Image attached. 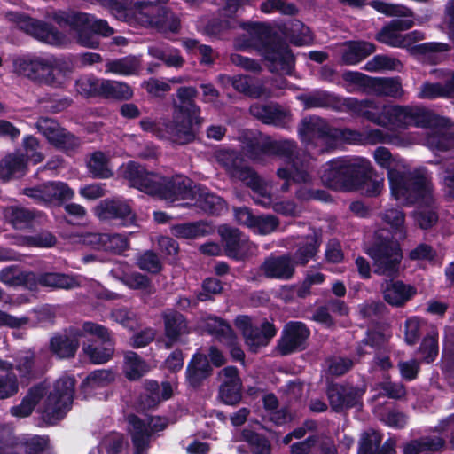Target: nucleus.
<instances>
[{"instance_id":"obj_1","label":"nucleus","mask_w":454,"mask_h":454,"mask_svg":"<svg viewBox=\"0 0 454 454\" xmlns=\"http://www.w3.org/2000/svg\"><path fill=\"white\" fill-rule=\"evenodd\" d=\"M116 20L161 34H178L181 20L168 7L150 0H96Z\"/></svg>"},{"instance_id":"obj_2","label":"nucleus","mask_w":454,"mask_h":454,"mask_svg":"<svg viewBox=\"0 0 454 454\" xmlns=\"http://www.w3.org/2000/svg\"><path fill=\"white\" fill-rule=\"evenodd\" d=\"M240 27L248 34L245 44L262 56L269 72L292 75L295 69L296 58L280 34L263 22H243Z\"/></svg>"},{"instance_id":"obj_3","label":"nucleus","mask_w":454,"mask_h":454,"mask_svg":"<svg viewBox=\"0 0 454 454\" xmlns=\"http://www.w3.org/2000/svg\"><path fill=\"white\" fill-rule=\"evenodd\" d=\"M199 92L193 86H182L176 90L177 101H173L172 119L163 122L167 137L177 145L193 142L201 128V109L195 103Z\"/></svg>"},{"instance_id":"obj_4","label":"nucleus","mask_w":454,"mask_h":454,"mask_svg":"<svg viewBox=\"0 0 454 454\" xmlns=\"http://www.w3.org/2000/svg\"><path fill=\"white\" fill-rule=\"evenodd\" d=\"M51 18L59 27L68 28L78 45L88 49H98L101 38L110 37L115 33L106 20L93 13L59 9L51 12Z\"/></svg>"},{"instance_id":"obj_5","label":"nucleus","mask_w":454,"mask_h":454,"mask_svg":"<svg viewBox=\"0 0 454 454\" xmlns=\"http://www.w3.org/2000/svg\"><path fill=\"white\" fill-rule=\"evenodd\" d=\"M388 181L391 194L404 205L418 204L425 207L434 205V185L427 168H416L409 173L390 170Z\"/></svg>"},{"instance_id":"obj_6","label":"nucleus","mask_w":454,"mask_h":454,"mask_svg":"<svg viewBox=\"0 0 454 454\" xmlns=\"http://www.w3.org/2000/svg\"><path fill=\"white\" fill-rule=\"evenodd\" d=\"M365 253L372 260L376 275L389 278L399 277L403 255L393 231L387 228L376 230Z\"/></svg>"},{"instance_id":"obj_7","label":"nucleus","mask_w":454,"mask_h":454,"mask_svg":"<svg viewBox=\"0 0 454 454\" xmlns=\"http://www.w3.org/2000/svg\"><path fill=\"white\" fill-rule=\"evenodd\" d=\"M366 159L337 158L329 160L321 175L323 184L337 192H353L366 179Z\"/></svg>"},{"instance_id":"obj_8","label":"nucleus","mask_w":454,"mask_h":454,"mask_svg":"<svg viewBox=\"0 0 454 454\" xmlns=\"http://www.w3.org/2000/svg\"><path fill=\"white\" fill-rule=\"evenodd\" d=\"M17 71L41 84L59 88L70 71L68 64L56 58H21L15 61Z\"/></svg>"},{"instance_id":"obj_9","label":"nucleus","mask_w":454,"mask_h":454,"mask_svg":"<svg viewBox=\"0 0 454 454\" xmlns=\"http://www.w3.org/2000/svg\"><path fill=\"white\" fill-rule=\"evenodd\" d=\"M416 34L419 33L415 30L402 35L389 27L387 23L375 35V39L379 43L391 47L407 48L409 53L417 58L431 59L436 53L447 52L450 50V46L448 43L438 42H427L411 45L417 39L414 37Z\"/></svg>"},{"instance_id":"obj_10","label":"nucleus","mask_w":454,"mask_h":454,"mask_svg":"<svg viewBox=\"0 0 454 454\" xmlns=\"http://www.w3.org/2000/svg\"><path fill=\"white\" fill-rule=\"evenodd\" d=\"M74 387L75 380L71 377L61 378L54 383L42 410V419L47 425H55L71 409Z\"/></svg>"},{"instance_id":"obj_11","label":"nucleus","mask_w":454,"mask_h":454,"mask_svg":"<svg viewBox=\"0 0 454 454\" xmlns=\"http://www.w3.org/2000/svg\"><path fill=\"white\" fill-rule=\"evenodd\" d=\"M217 161L232 177L238 178L254 192L266 197V188L259 175L249 166L241 152L221 150L217 153Z\"/></svg>"},{"instance_id":"obj_12","label":"nucleus","mask_w":454,"mask_h":454,"mask_svg":"<svg viewBox=\"0 0 454 454\" xmlns=\"http://www.w3.org/2000/svg\"><path fill=\"white\" fill-rule=\"evenodd\" d=\"M342 79L354 85H357L377 96H385L399 98L403 94L401 78L395 77H372L357 71H345Z\"/></svg>"},{"instance_id":"obj_13","label":"nucleus","mask_w":454,"mask_h":454,"mask_svg":"<svg viewBox=\"0 0 454 454\" xmlns=\"http://www.w3.org/2000/svg\"><path fill=\"white\" fill-rule=\"evenodd\" d=\"M6 17L19 29L43 43L51 45H60L64 43L65 35L50 23L34 19L21 12H8Z\"/></svg>"},{"instance_id":"obj_14","label":"nucleus","mask_w":454,"mask_h":454,"mask_svg":"<svg viewBox=\"0 0 454 454\" xmlns=\"http://www.w3.org/2000/svg\"><path fill=\"white\" fill-rule=\"evenodd\" d=\"M365 391V387H359L349 383L328 381L325 393L332 410L335 412H341L362 406L363 395Z\"/></svg>"},{"instance_id":"obj_15","label":"nucleus","mask_w":454,"mask_h":454,"mask_svg":"<svg viewBox=\"0 0 454 454\" xmlns=\"http://www.w3.org/2000/svg\"><path fill=\"white\" fill-rule=\"evenodd\" d=\"M192 181L183 175H159L152 197L168 202L184 200L193 196Z\"/></svg>"},{"instance_id":"obj_16","label":"nucleus","mask_w":454,"mask_h":454,"mask_svg":"<svg viewBox=\"0 0 454 454\" xmlns=\"http://www.w3.org/2000/svg\"><path fill=\"white\" fill-rule=\"evenodd\" d=\"M24 194L39 204L60 206L72 200L74 192L65 182L48 181L34 187L25 188Z\"/></svg>"},{"instance_id":"obj_17","label":"nucleus","mask_w":454,"mask_h":454,"mask_svg":"<svg viewBox=\"0 0 454 454\" xmlns=\"http://www.w3.org/2000/svg\"><path fill=\"white\" fill-rule=\"evenodd\" d=\"M218 233L224 255L228 258L241 262L253 254V243L238 228L222 225Z\"/></svg>"},{"instance_id":"obj_18","label":"nucleus","mask_w":454,"mask_h":454,"mask_svg":"<svg viewBox=\"0 0 454 454\" xmlns=\"http://www.w3.org/2000/svg\"><path fill=\"white\" fill-rule=\"evenodd\" d=\"M310 330L301 321H290L286 323L278 340V350L281 356H288L301 352L308 348V340Z\"/></svg>"},{"instance_id":"obj_19","label":"nucleus","mask_w":454,"mask_h":454,"mask_svg":"<svg viewBox=\"0 0 454 454\" xmlns=\"http://www.w3.org/2000/svg\"><path fill=\"white\" fill-rule=\"evenodd\" d=\"M343 106L356 117L385 127L386 105L380 104L375 99H357L356 98L348 97L343 99Z\"/></svg>"},{"instance_id":"obj_20","label":"nucleus","mask_w":454,"mask_h":454,"mask_svg":"<svg viewBox=\"0 0 454 454\" xmlns=\"http://www.w3.org/2000/svg\"><path fill=\"white\" fill-rule=\"evenodd\" d=\"M96 214L102 220H116L124 226L132 224L136 220L129 204L120 198H107L99 202L95 208Z\"/></svg>"},{"instance_id":"obj_21","label":"nucleus","mask_w":454,"mask_h":454,"mask_svg":"<svg viewBox=\"0 0 454 454\" xmlns=\"http://www.w3.org/2000/svg\"><path fill=\"white\" fill-rule=\"evenodd\" d=\"M223 382L218 388V399L226 405L235 406L242 399V381L236 366L229 365L221 371Z\"/></svg>"},{"instance_id":"obj_22","label":"nucleus","mask_w":454,"mask_h":454,"mask_svg":"<svg viewBox=\"0 0 454 454\" xmlns=\"http://www.w3.org/2000/svg\"><path fill=\"white\" fill-rule=\"evenodd\" d=\"M122 176L131 187L152 196L159 174L147 170L144 165L136 161H129Z\"/></svg>"},{"instance_id":"obj_23","label":"nucleus","mask_w":454,"mask_h":454,"mask_svg":"<svg viewBox=\"0 0 454 454\" xmlns=\"http://www.w3.org/2000/svg\"><path fill=\"white\" fill-rule=\"evenodd\" d=\"M293 262L290 253L280 255L271 254L264 259L260 270L266 278L286 281L292 279L295 274Z\"/></svg>"},{"instance_id":"obj_24","label":"nucleus","mask_w":454,"mask_h":454,"mask_svg":"<svg viewBox=\"0 0 454 454\" xmlns=\"http://www.w3.org/2000/svg\"><path fill=\"white\" fill-rule=\"evenodd\" d=\"M333 129L325 119L313 115L301 121L298 133L302 143L310 145L316 140L331 142Z\"/></svg>"},{"instance_id":"obj_25","label":"nucleus","mask_w":454,"mask_h":454,"mask_svg":"<svg viewBox=\"0 0 454 454\" xmlns=\"http://www.w3.org/2000/svg\"><path fill=\"white\" fill-rule=\"evenodd\" d=\"M15 370L19 373V384L27 387L40 380L45 373V367L38 361L35 353L28 350L15 358Z\"/></svg>"},{"instance_id":"obj_26","label":"nucleus","mask_w":454,"mask_h":454,"mask_svg":"<svg viewBox=\"0 0 454 454\" xmlns=\"http://www.w3.org/2000/svg\"><path fill=\"white\" fill-rule=\"evenodd\" d=\"M82 336L80 329H75L70 334H55L50 340V351L60 359L73 358L80 346L79 338Z\"/></svg>"},{"instance_id":"obj_27","label":"nucleus","mask_w":454,"mask_h":454,"mask_svg":"<svg viewBox=\"0 0 454 454\" xmlns=\"http://www.w3.org/2000/svg\"><path fill=\"white\" fill-rule=\"evenodd\" d=\"M304 109L326 108L340 110L343 106V99L338 95L322 90H316L309 93H302L296 96Z\"/></svg>"},{"instance_id":"obj_28","label":"nucleus","mask_w":454,"mask_h":454,"mask_svg":"<svg viewBox=\"0 0 454 454\" xmlns=\"http://www.w3.org/2000/svg\"><path fill=\"white\" fill-rule=\"evenodd\" d=\"M213 373V368L205 355L194 354L185 369V380L192 389L200 388Z\"/></svg>"},{"instance_id":"obj_29","label":"nucleus","mask_w":454,"mask_h":454,"mask_svg":"<svg viewBox=\"0 0 454 454\" xmlns=\"http://www.w3.org/2000/svg\"><path fill=\"white\" fill-rule=\"evenodd\" d=\"M192 197L195 207L208 215L219 216L227 211L225 200L205 186L199 185Z\"/></svg>"},{"instance_id":"obj_30","label":"nucleus","mask_w":454,"mask_h":454,"mask_svg":"<svg viewBox=\"0 0 454 454\" xmlns=\"http://www.w3.org/2000/svg\"><path fill=\"white\" fill-rule=\"evenodd\" d=\"M86 241L96 250L116 254H122L129 247V239L118 233H91L87 236Z\"/></svg>"},{"instance_id":"obj_31","label":"nucleus","mask_w":454,"mask_h":454,"mask_svg":"<svg viewBox=\"0 0 454 454\" xmlns=\"http://www.w3.org/2000/svg\"><path fill=\"white\" fill-rule=\"evenodd\" d=\"M390 278L387 281L383 289V299L391 306L403 307L411 301L417 294V289L409 284H405L402 280H394Z\"/></svg>"},{"instance_id":"obj_32","label":"nucleus","mask_w":454,"mask_h":454,"mask_svg":"<svg viewBox=\"0 0 454 454\" xmlns=\"http://www.w3.org/2000/svg\"><path fill=\"white\" fill-rule=\"evenodd\" d=\"M47 389L48 386L45 382H40L29 387L20 403L11 407V415L20 419L30 416L37 404L46 395Z\"/></svg>"},{"instance_id":"obj_33","label":"nucleus","mask_w":454,"mask_h":454,"mask_svg":"<svg viewBox=\"0 0 454 454\" xmlns=\"http://www.w3.org/2000/svg\"><path fill=\"white\" fill-rule=\"evenodd\" d=\"M162 318L167 339L164 346L169 349L180 340L183 334L187 333V320L182 313L176 310L163 314Z\"/></svg>"},{"instance_id":"obj_34","label":"nucleus","mask_w":454,"mask_h":454,"mask_svg":"<svg viewBox=\"0 0 454 454\" xmlns=\"http://www.w3.org/2000/svg\"><path fill=\"white\" fill-rule=\"evenodd\" d=\"M249 111L264 124L285 127L288 121V113L278 104H254L250 106Z\"/></svg>"},{"instance_id":"obj_35","label":"nucleus","mask_w":454,"mask_h":454,"mask_svg":"<svg viewBox=\"0 0 454 454\" xmlns=\"http://www.w3.org/2000/svg\"><path fill=\"white\" fill-rule=\"evenodd\" d=\"M321 243V235L317 232L307 235L304 241L298 243L296 249L291 254L294 267L306 266L310 260L315 259Z\"/></svg>"},{"instance_id":"obj_36","label":"nucleus","mask_w":454,"mask_h":454,"mask_svg":"<svg viewBox=\"0 0 454 454\" xmlns=\"http://www.w3.org/2000/svg\"><path fill=\"white\" fill-rule=\"evenodd\" d=\"M281 36L294 46H305L312 43L313 34L309 27L300 20H294L279 27Z\"/></svg>"},{"instance_id":"obj_37","label":"nucleus","mask_w":454,"mask_h":454,"mask_svg":"<svg viewBox=\"0 0 454 454\" xmlns=\"http://www.w3.org/2000/svg\"><path fill=\"white\" fill-rule=\"evenodd\" d=\"M269 142L270 137H264L259 131H250L244 135L243 150L249 159L259 160L269 156Z\"/></svg>"},{"instance_id":"obj_38","label":"nucleus","mask_w":454,"mask_h":454,"mask_svg":"<svg viewBox=\"0 0 454 454\" xmlns=\"http://www.w3.org/2000/svg\"><path fill=\"white\" fill-rule=\"evenodd\" d=\"M346 43L347 48L341 53V61L348 66L360 63L376 51V45L367 41H348Z\"/></svg>"},{"instance_id":"obj_39","label":"nucleus","mask_w":454,"mask_h":454,"mask_svg":"<svg viewBox=\"0 0 454 454\" xmlns=\"http://www.w3.org/2000/svg\"><path fill=\"white\" fill-rule=\"evenodd\" d=\"M27 173V160L24 154L9 153L0 160V180L8 182L21 177Z\"/></svg>"},{"instance_id":"obj_40","label":"nucleus","mask_w":454,"mask_h":454,"mask_svg":"<svg viewBox=\"0 0 454 454\" xmlns=\"http://www.w3.org/2000/svg\"><path fill=\"white\" fill-rule=\"evenodd\" d=\"M100 98L115 102L129 101L133 98V89L126 82L103 79L99 87Z\"/></svg>"},{"instance_id":"obj_41","label":"nucleus","mask_w":454,"mask_h":454,"mask_svg":"<svg viewBox=\"0 0 454 454\" xmlns=\"http://www.w3.org/2000/svg\"><path fill=\"white\" fill-rule=\"evenodd\" d=\"M204 329L208 334L226 342V344H232L237 340L231 325L218 317H208L205 320Z\"/></svg>"},{"instance_id":"obj_42","label":"nucleus","mask_w":454,"mask_h":454,"mask_svg":"<svg viewBox=\"0 0 454 454\" xmlns=\"http://www.w3.org/2000/svg\"><path fill=\"white\" fill-rule=\"evenodd\" d=\"M115 343L114 340L95 341L83 345L82 350L94 364L107 363L114 353Z\"/></svg>"},{"instance_id":"obj_43","label":"nucleus","mask_w":454,"mask_h":454,"mask_svg":"<svg viewBox=\"0 0 454 454\" xmlns=\"http://www.w3.org/2000/svg\"><path fill=\"white\" fill-rule=\"evenodd\" d=\"M449 119L425 108H412L411 126L426 129L446 128Z\"/></svg>"},{"instance_id":"obj_44","label":"nucleus","mask_w":454,"mask_h":454,"mask_svg":"<svg viewBox=\"0 0 454 454\" xmlns=\"http://www.w3.org/2000/svg\"><path fill=\"white\" fill-rule=\"evenodd\" d=\"M412 107L398 105H386L385 127L389 125L406 129L411 126Z\"/></svg>"},{"instance_id":"obj_45","label":"nucleus","mask_w":454,"mask_h":454,"mask_svg":"<svg viewBox=\"0 0 454 454\" xmlns=\"http://www.w3.org/2000/svg\"><path fill=\"white\" fill-rule=\"evenodd\" d=\"M228 82L233 89L250 98H257L263 95V85L249 75L236 74L227 76Z\"/></svg>"},{"instance_id":"obj_46","label":"nucleus","mask_w":454,"mask_h":454,"mask_svg":"<svg viewBox=\"0 0 454 454\" xmlns=\"http://www.w3.org/2000/svg\"><path fill=\"white\" fill-rule=\"evenodd\" d=\"M4 214L5 219L16 230L31 228L35 218L34 211L19 206L6 207Z\"/></svg>"},{"instance_id":"obj_47","label":"nucleus","mask_w":454,"mask_h":454,"mask_svg":"<svg viewBox=\"0 0 454 454\" xmlns=\"http://www.w3.org/2000/svg\"><path fill=\"white\" fill-rule=\"evenodd\" d=\"M124 373L129 380H138L148 371L147 363L136 352L127 351L124 355Z\"/></svg>"},{"instance_id":"obj_48","label":"nucleus","mask_w":454,"mask_h":454,"mask_svg":"<svg viewBox=\"0 0 454 454\" xmlns=\"http://www.w3.org/2000/svg\"><path fill=\"white\" fill-rule=\"evenodd\" d=\"M39 285L53 288L70 290L79 286L77 280L67 274L44 272L39 274Z\"/></svg>"},{"instance_id":"obj_49","label":"nucleus","mask_w":454,"mask_h":454,"mask_svg":"<svg viewBox=\"0 0 454 454\" xmlns=\"http://www.w3.org/2000/svg\"><path fill=\"white\" fill-rule=\"evenodd\" d=\"M418 353L421 356L422 361L426 364L433 363L439 353L438 345V332L432 329L422 339V341L418 348Z\"/></svg>"},{"instance_id":"obj_50","label":"nucleus","mask_w":454,"mask_h":454,"mask_svg":"<svg viewBox=\"0 0 454 454\" xmlns=\"http://www.w3.org/2000/svg\"><path fill=\"white\" fill-rule=\"evenodd\" d=\"M402 68L403 64L398 59L385 54L375 55L364 67L368 72L401 71Z\"/></svg>"},{"instance_id":"obj_51","label":"nucleus","mask_w":454,"mask_h":454,"mask_svg":"<svg viewBox=\"0 0 454 454\" xmlns=\"http://www.w3.org/2000/svg\"><path fill=\"white\" fill-rule=\"evenodd\" d=\"M115 379L112 370L99 369L90 372L81 383V388L84 391L93 390L97 387H103L109 385Z\"/></svg>"},{"instance_id":"obj_52","label":"nucleus","mask_w":454,"mask_h":454,"mask_svg":"<svg viewBox=\"0 0 454 454\" xmlns=\"http://www.w3.org/2000/svg\"><path fill=\"white\" fill-rule=\"evenodd\" d=\"M242 439L248 443L252 454H270L271 444L269 439L255 431L245 429L241 434Z\"/></svg>"},{"instance_id":"obj_53","label":"nucleus","mask_w":454,"mask_h":454,"mask_svg":"<svg viewBox=\"0 0 454 454\" xmlns=\"http://www.w3.org/2000/svg\"><path fill=\"white\" fill-rule=\"evenodd\" d=\"M103 79H99L92 74H85L80 76L75 81V90L82 97L89 98H100V85Z\"/></svg>"},{"instance_id":"obj_54","label":"nucleus","mask_w":454,"mask_h":454,"mask_svg":"<svg viewBox=\"0 0 454 454\" xmlns=\"http://www.w3.org/2000/svg\"><path fill=\"white\" fill-rule=\"evenodd\" d=\"M109 160L101 151L91 153L88 162L89 172L95 178H109L113 171L108 167Z\"/></svg>"},{"instance_id":"obj_55","label":"nucleus","mask_w":454,"mask_h":454,"mask_svg":"<svg viewBox=\"0 0 454 454\" xmlns=\"http://www.w3.org/2000/svg\"><path fill=\"white\" fill-rule=\"evenodd\" d=\"M171 233L176 238L196 239L207 234V226L201 222L178 223L171 228Z\"/></svg>"},{"instance_id":"obj_56","label":"nucleus","mask_w":454,"mask_h":454,"mask_svg":"<svg viewBox=\"0 0 454 454\" xmlns=\"http://www.w3.org/2000/svg\"><path fill=\"white\" fill-rule=\"evenodd\" d=\"M20 436L7 427H0V454H20Z\"/></svg>"},{"instance_id":"obj_57","label":"nucleus","mask_w":454,"mask_h":454,"mask_svg":"<svg viewBox=\"0 0 454 454\" xmlns=\"http://www.w3.org/2000/svg\"><path fill=\"white\" fill-rule=\"evenodd\" d=\"M123 284L132 290H138L151 294L154 292L152 279L140 272H130L122 278Z\"/></svg>"},{"instance_id":"obj_58","label":"nucleus","mask_w":454,"mask_h":454,"mask_svg":"<svg viewBox=\"0 0 454 454\" xmlns=\"http://www.w3.org/2000/svg\"><path fill=\"white\" fill-rule=\"evenodd\" d=\"M370 6L376 10L378 12L385 14L388 17H411L412 12L408 7L403 4H395L386 3L380 0H372L369 3Z\"/></svg>"},{"instance_id":"obj_59","label":"nucleus","mask_w":454,"mask_h":454,"mask_svg":"<svg viewBox=\"0 0 454 454\" xmlns=\"http://www.w3.org/2000/svg\"><path fill=\"white\" fill-rule=\"evenodd\" d=\"M20 454H41L48 446L49 439L45 436L34 435L27 436L21 435L20 438Z\"/></svg>"},{"instance_id":"obj_60","label":"nucleus","mask_w":454,"mask_h":454,"mask_svg":"<svg viewBox=\"0 0 454 454\" xmlns=\"http://www.w3.org/2000/svg\"><path fill=\"white\" fill-rule=\"evenodd\" d=\"M418 98L421 99L434 100L436 98L450 99L446 83L425 82L421 84Z\"/></svg>"},{"instance_id":"obj_61","label":"nucleus","mask_w":454,"mask_h":454,"mask_svg":"<svg viewBox=\"0 0 454 454\" xmlns=\"http://www.w3.org/2000/svg\"><path fill=\"white\" fill-rule=\"evenodd\" d=\"M426 325L424 319L413 316L405 320L404 323V340L408 345L416 344L422 334V327Z\"/></svg>"},{"instance_id":"obj_62","label":"nucleus","mask_w":454,"mask_h":454,"mask_svg":"<svg viewBox=\"0 0 454 454\" xmlns=\"http://www.w3.org/2000/svg\"><path fill=\"white\" fill-rule=\"evenodd\" d=\"M137 267L151 274H159L162 270V263L158 254L153 250H146L137 258Z\"/></svg>"},{"instance_id":"obj_63","label":"nucleus","mask_w":454,"mask_h":454,"mask_svg":"<svg viewBox=\"0 0 454 454\" xmlns=\"http://www.w3.org/2000/svg\"><path fill=\"white\" fill-rule=\"evenodd\" d=\"M38 131L52 145L64 129L51 118L41 117L36 122Z\"/></svg>"},{"instance_id":"obj_64","label":"nucleus","mask_w":454,"mask_h":454,"mask_svg":"<svg viewBox=\"0 0 454 454\" xmlns=\"http://www.w3.org/2000/svg\"><path fill=\"white\" fill-rule=\"evenodd\" d=\"M428 146L438 152H448L454 145V136L451 133L435 131L427 138Z\"/></svg>"}]
</instances>
